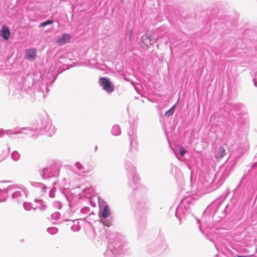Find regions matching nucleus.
Listing matches in <instances>:
<instances>
[{
  "label": "nucleus",
  "mask_w": 257,
  "mask_h": 257,
  "mask_svg": "<svg viewBox=\"0 0 257 257\" xmlns=\"http://www.w3.org/2000/svg\"><path fill=\"white\" fill-rule=\"evenodd\" d=\"M234 257H248L247 255H236Z\"/></svg>",
  "instance_id": "37998d69"
},
{
  "label": "nucleus",
  "mask_w": 257,
  "mask_h": 257,
  "mask_svg": "<svg viewBox=\"0 0 257 257\" xmlns=\"http://www.w3.org/2000/svg\"><path fill=\"white\" fill-rule=\"evenodd\" d=\"M100 85L108 93H111L114 90V85L110 81V79L106 77H101L99 79Z\"/></svg>",
  "instance_id": "f8f14e48"
},
{
  "label": "nucleus",
  "mask_w": 257,
  "mask_h": 257,
  "mask_svg": "<svg viewBox=\"0 0 257 257\" xmlns=\"http://www.w3.org/2000/svg\"><path fill=\"white\" fill-rule=\"evenodd\" d=\"M9 192L11 200L18 204L24 201L27 197V189L23 186L13 185L9 186Z\"/></svg>",
  "instance_id": "20e7f679"
},
{
  "label": "nucleus",
  "mask_w": 257,
  "mask_h": 257,
  "mask_svg": "<svg viewBox=\"0 0 257 257\" xmlns=\"http://www.w3.org/2000/svg\"><path fill=\"white\" fill-rule=\"evenodd\" d=\"M89 210L90 208L88 207H84L81 209L80 212L82 214H86L89 212Z\"/></svg>",
  "instance_id": "72a5a7b5"
},
{
  "label": "nucleus",
  "mask_w": 257,
  "mask_h": 257,
  "mask_svg": "<svg viewBox=\"0 0 257 257\" xmlns=\"http://www.w3.org/2000/svg\"><path fill=\"white\" fill-rule=\"evenodd\" d=\"M60 217V214L58 212H55L51 214V219L53 220H58Z\"/></svg>",
  "instance_id": "c756f323"
},
{
  "label": "nucleus",
  "mask_w": 257,
  "mask_h": 257,
  "mask_svg": "<svg viewBox=\"0 0 257 257\" xmlns=\"http://www.w3.org/2000/svg\"><path fill=\"white\" fill-rule=\"evenodd\" d=\"M11 158L15 161H18L20 159V155L16 151H13L11 154Z\"/></svg>",
  "instance_id": "393cba45"
},
{
  "label": "nucleus",
  "mask_w": 257,
  "mask_h": 257,
  "mask_svg": "<svg viewBox=\"0 0 257 257\" xmlns=\"http://www.w3.org/2000/svg\"><path fill=\"white\" fill-rule=\"evenodd\" d=\"M111 236L105 257H119L117 254L122 252V248L126 244L125 238L118 233H112Z\"/></svg>",
  "instance_id": "f257e3e1"
},
{
  "label": "nucleus",
  "mask_w": 257,
  "mask_h": 257,
  "mask_svg": "<svg viewBox=\"0 0 257 257\" xmlns=\"http://www.w3.org/2000/svg\"><path fill=\"white\" fill-rule=\"evenodd\" d=\"M23 206L25 210L29 211L31 209H33L34 207H32V204L30 202H23Z\"/></svg>",
  "instance_id": "bb28decb"
},
{
  "label": "nucleus",
  "mask_w": 257,
  "mask_h": 257,
  "mask_svg": "<svg viewBox=\"0 0 257 257\" xmlns=\"http://www.w3.org/2000/svg\"><path fill=\"white\" fill-rule=\"evenodd\" d=\"M36 57V51L35 49H30L26 50L25 57L27 59L32 61Z\"/></svg>",
  "instance_id": "a211bd4d"
},
{
  "label": "nucleus",
  "mask_w": 257,
  "mask_h": 257,
  "mask_svg": "<svg viewBox=\"0 0 257 257\" xmlns=\"http://www.w3.org/2000/svg\"><path fill=\"white\" fill-rule=\"evenodd\" d=\"M54 206L58 209H60L61 208V203L59 201L55 202H54Z\"/></svg>",
  "instance_id": "4c0bfd02"
},
{
  "label": "nucleus",
  "mask_w": 257,
  "mask_h": 257,
  "mask_svg": "<svg viewBox=\"0 0 257 257\" xmlns=\"http://www.w3.org/2000/svg\"><path fill=\"white\" fill-rule=\"evenodd\" d=\"M191 202V197H186L181 200L180 204L177 207L176 209L175 216L180 221H181L182 217L185 216L186 212L188 211Z\"/></svg>",
  "instance_id": "0eeeda50"
},
{
  "label": "nucleus",
  "mask_w": 257,
  "mask_h": 257,
  "mask_svg": "<svg viewBox=\"0 0 257 257\" xmlns=\"http://www.w3.org/2000/svg\"><path fill=\"white\" fill-rule=\"evenodd\" d=\"M33 132L39 131L41 134H46L49 137L52 136L56 132V128L52 125V122L48 118H44L41 121V124L36 128H31Z\"/></svg>",
  "instance_id": "423d86ee"
},
{
  "label": "nucleus",
  "mask_w": 257,
  "mask_h": 257,
  "mask_svg": "<svg viewBox=\"0 0 257 257\" xmlns=\"http://www.w3.org/2000/svg\"><path fill=\"white\" fill-rule=\"evenodd\" d=\"M231 171V167L223 165L220 166L212 180V184L216 188L222 185L225 180L229 176Z\"/></svg>",
  "instance_id": "39448f33"
},
{
  "label": "nucleus",
  "mask_w": 257,
  "mask_h": 257,
  "mask_svg": "<svg viewBox=\"0 0 257 257\" xmlns=\"http://www.w3.org/2000/svg\"><path fill=\"white\" fill-rule=\"evenodd\" d=\"M104 206H101L100 203L99 205V216L101 219H106L110 215V209L108 205L104 203Z\"/></svg>",
  "instance_id": "ddd939ff"
},
{
  "label": "nucleus",
  "mask_w": 257,
  "mask_h": 257,
  "mask_svg": "<svg viewBox=\"0 0 257 257\" xmlns=\"http://www.w3.org/2000/svg\"><path fill=\"white\" fill-rule=\"evenodd\" d=\"M3 184L4 182H0V202L6 201L10 196L9 186L5 188L3 186Z\"/></svg>",
  "instance_id": "2eb2a0df"
},
{
  "label": "nucleus",
  "mask_w": 257,
  "mask_h": 257,
  "mask_svg": "<svg viewBox=\"0 0 257 257\" xmlns=\"http://www.w3.org/2000/svg\"><path fill=\"white\" fill-rule=\"evenodd\" d=\"M89 189H88V188L84 189L83 190V192H84L85 194H87V191H89Z\"/></svg>",
  "instance_id": "79ce46f5"
},
{
  "label": "nucleus",
  "mask_w": 257,
  "mask_h": 257,
  "mask_svg": "<svg viewBox=\"0 0 257 257\" xmlns=\"http://www.w3.org/2000/svg\"><path fill=\"white\" fill-rule=\"evenodd\" d=\"M58 231V229L55 227H49L47 228L48 232L52 235L56 234Z\"/></svg>",
  "instance_id": "cd10ccee"
},
{
  "label": "nucleus",
  "mask_w": 257,
  "mask_h": 257,
  "mask_svg": "<svg viewBox=\"0 0 257 257\" xmlns=\"http://www.w3.org/2000/svg\"><path fill=\"white\" fill-rule=\"evenodd\" d=\"M111 134L113 136H117L120 135L121 130L118 124H114L111 128Z\"/></svg>",
  "instance_id": "4be33fe9"
},
{
  "label": "nucleus",
  "mask_w": 257,
  "mask_h": 257,
  "mask_svg": "<svg viewBox=\"0 0 257 257\" xmlns=\"http://www.w3.org/2000/svg\"><path fill=\"white\" fill-rule=\"evenodd\" d=\"M132 34H133V32H132V31H131L130 32V35L131 36L132 35Z\"/></svg>",
  "instance_id": "a18cd8bd"
},
{
  "label": "nucleus",
  "mask_w": 257,
  "mask_h": 257,
  "mask_svg": "<svg viewBox=\"0 0 257 257\" xmlns=\"http://www.w3.org/2000/svg\"><path fill=\"white\" fill-rule=\"evenodd\" d=\"M222 202L220 200L216 201L212 203L211 207L212 209V216L218 219H222L226 215V208L227 205L221 208Z\"/></svg>",
  "instance_id": "6e6552de"
},
{
  "label": "nucleus",
  "mask_w": 257,
  "mask_h": 257,
  "mask_svg": "<svg viewBox=\"0 0 257 257\" xmlns=\"http://www.w3.org/2000/svg\"><path fill=\"white\" fill-rule=\"evenodd\" d=\"M150 208V204L147 198H143L138 202V209L142 213L147 212Z\"/></svg>",
  "instance_id": "4468645a"
},
{
  "label": "nucleus",
  "mask_w": 257,
  "mask_h": 257,
  "mask_svg": "<svg viewBox=\"0 0 257 257\" xmlns=\"http://www.w3.org/2000/svg\"><path fill=\"white\" fill-rule=\"evenodd\" d=\"M72 213L71 212V211H70V212L67 213V215L65 214V216H71L72 215Z\"/></svg>",
  "instance_id": "a19ab883"
},
{
  "label": "nucleus",
  "mask_w": 257,
  "mask_h": 257,
  "mask_svg": "<svg viewBox=\"0 0 257 257\" xmlns=\"http://www.w3.org/2000/svg\"><path fill=\"white\" fill-rule=\"evenodd\" d=\"M127 134L130 137L131 142L130 150L133 149L137 150V144L136 142V126L135 124H131L128 130Z\"/></svg>",
  "instance_id": "9b49d317"
},
{
  "label": "nucleus",
  "mask_w": 257,
  "mask_h": 257,
  "mask_svg": "<svg viewBox=\"0 0 257 257\" xmlns=\"http://www.w3.org/2000/svg\"><path fill=\"white\" fill-rule=\"evenodd\" d=\"M56 183V182H53V184L54 185Z\"/></svg>",
  "instance_id": "de8ad7c7"
},
{
  "label": "nucleus",
  "mask_w": 257,
  "mask_h": 257,
  "mask_svg": "<svg viewBox=\"0 0 257 257\" xmlns=\"http://www.w3.org/2000/svg\"><path fill=\"white\" fill-rule=\"evenodd\" d=\"M49 196L50 198H54V196H55V189L52 188L49 193Z\"/></svg>",
  "instance_id": "c9c22d12"
},
{
  "label": "nucleus",
  "mask_w": 257,
  "mask_h": 257,
  "mask_svg": "<svg viewBox=\"0 0 257 257\" xmlns=\"http://www.w3.org/2000/svg\"><path fill=\"white\" fill-rule=\"evenodd\" d=\"M166 244L165 242H162L160 243V244L157 246H155L154 249L153 250H150V252H153L156 251H162L165 250L166 248Z\"/></svg>",
  "instance_id": "412c9836"
},
{
  "label": "nucleus",
  "mask_w": 257,
  "mask_h": 257,
  "mask_svg": "<svg viewBox=\"0 0 257 257\" xmlns=\"http://www.w3.org/2000/svg\"><path fill=\"white\" fill-rule=\"evenodd\" d=\"M75 167L81 172L83 173L84 166H82L79 162H76L75 164Z\"/></svg>",
  "instance_id": "7c9ffc66"
},
{
  "label": "nucleus",
  "mask_w": 257,
  "mask_h": 257,
  "mask_svg": "<svg viewBox=\"0 0 257 257\" xmlns=\"http://www.w3.org/2000/svg\"><path fill=\"white\" fill-rule=\"evenodd\" d=\"M71 229L74 232L78 231L80 229V226L78 224H75L71 227Z\"/></svg>",
  "instance_id": "473e14b6"
},
{
  "label": "nucleus",
  "mask_w": 257,
  "mask_h": 257,
  "mask_svg": "<svg viewBox=\"0 0 257 257\" xmlns=\"http://www.w3.org/2000/svg\"><path fill=\"white\" fill-rule=\"evenodd\" d=\"M40 84H41V86H40L37 88V90L39 92H42L43 94L44 97H45L46 96V94H44V90L46 91V93H47L49 91L47 85L43 84L41 81H34V75L32 74H28L22 80L21 90L28 92L29 90L33 88V86L36 87L37 85H39Z\"/></svg>",
  "instance_id": "f03ea898"
},
{
  "label": "nucleus",
  "mask_w": 257,
  "mask_h": 257,
  "mask_svg": "<svg viewBox=\"0 0 257 257\" xmlns=\"http://www.w3.org/2000/svg\"><path fill=\"white\" fill-rule=\"evenodd\" d=\"M5 135V130L1 128L0 129V138H3Z\"/></svg>",
  "instance_id": "58836bf2"
},
{
  "label": "nucleus",
  "mask_w": 257,
  "mask_h": 257,
  "mask_svg": "<svg viewBox=\"0 0 257 257\" xmlns=\"http://www.w3.org/2000/svg\"><path fill=\"white\" fill-rule=\"evenodd\" d=\"M226 155L225 150L223 147H220L215 154V158L216 159H222Z\"/></svg>",
  "instance_id": "aec40b11"
},
{
  "label": "nucleus",
  "mask_w": 257,
  "mask_h": 257,
  "mask_svg": "<svg viewBox=\"0 0 257 257\" xmlns=\"http://www.w3.org/2000/svg\"><path fill=\"white\" fill-rule=\"evenodd\" d=\"M10 34L11 32L9 27L6 25H3L0 30V36L5 40H8L10 38Z\"/></svg>",
  "instance_id": "f3484780"
},
{
  "label": "nucleus",
  "mask_w": 257,
  "mask_h": 257,
  "mask_svg": "<svg viewBox=\"0 0 257 257\" xmlns=\"http://www.w3.org/2000/svg\"><path fill=\"white\" fill-rule=\"evenodd\" d=\"M31 185L34 187L41 188L43 192H45L46 191L47 187L43 183L32 182Z\"/></svg>",
  "instance_id": "5701e85b"
},
{
  "label": "nucleus",
  "mask_w": 257,
  "mask_h": 257,
  "mask_svg": "<svg viewBox=\"0 0 257 257\" xmlns=\"http://www.w3.org/2000/svg\"><path fill=\"white\" fill-rule=\"evenodd\" d=\"M84 169L83 173H88L93 170L91 166H84Z\"/></svg>",
  "instance_id": "2f4dec72"
},
{
  "label": "nucleus",
  "mask_w": 257,
  "mask_h": 257,
  "mask_svg": "<svg viewBox=\"0 0 257 257\" xmlns=\"http://www.w3.org/2000/svg\"><path fill=\"white\" fill-rule=\"evenodd\" d=\"M175 107V105H173L171 108H170L168 110H167L165 112V115L167 116H170L172 115L174 112Z\"/></svg>",
  "instance_id": "c85d7f7f"
},
{
  "label": "nucleus",
  "mask_w": 257,
  "mask_h": 257,
  "mask_svg": "<svg viewBox=\"0 0 257 257\" xmlns=\"http://www.w3.org/2000/svg\"><path fill=\"white\" fill-rule=\"evenodd\" d=\"M71 38V37L69 34L63 33L61 37L58 38L56 41V43L60 46L63 45L68 43L70 41Z\"/></svg>",
  "instance_id": "dca6fc26"
},
{
  "label": "nucleus",
  "mask_w": 257,
  "mask_h": 257,
  "mask_svg": "<svg viewBox=\"0 0 257 257\" xmlns=\"http://www.w3.org/2000/svg\"><path fill=\"white\" fill-rule=\"evenodd\" d=\"M147 39H149L150 42V44H153L155 43H156L158 39V37L157 36H156L155 34L149 36L147 37Z\"/></svg>",
  "instance_id": "b1692460"
},
{
  "label": "nucleus",
  "mask_w": 257,
  "mask_h": 257,
  "mask_svg": "<svg viewBox=\"0 0 257 257\" xmlns=\"http://www.w3.org/2000/svg\"><path fill=\"white\" fill-rule=\"evenodd\" d=\"M70 219H66L65 221H70Z\"/></svg>",
  "instance_id": "49530a36"
},
{
  "label": "nucleus",
  "mask_w": 257,
  "mask_h": 257,
  "mask_svg": "<svg viewBox=\"0 0 257 257\" xmlns=\"http://www.w3.org/2000/svg\"><path fill=\"white\" fill-rule=\"evenodd\" d=\"M33 131L30 127H15L13 129L5 130V134L8 136L11 135H17L19 134H24L25 135H31L33 137L34 135L32 134Z\"/></svg>",
  "instance_id": "9d476101"
},
{
  "label": "nucleus",
  "mask_w": 257,
  "mask_h": 257,
  "mask_svg": "<svg viewBox=\"0 0 257 257\" xmlns=\"http://www.w3.org/2000/svg\"><path fill=\"white\" fill-rule=\"evenodd\" d=\"M146 217H143L142 219V221H141V225L144 227L146 225Z\"/></svg>",
  "instance_id": "ea45409f"
},
{
  "label": "nucleus",
  "mask_w": 257,
  "mask_h": 257,
  "mask_svg": "<svg viewBox=\"0 0 257 257\" xmlns=\"http://www.w3.org/2000/svg\"><path fill=\"white\" fill-rule=\"evenodd\" d=\"M103 224L104 226L109 227L111 225V221L109 220H105L103 222Z\"/></svg>",
  "instance_id": "e433bc0d"
},
{
  "label": "nucleus",
  "mask_w": 257,
  "mask_h": 257,
  "mask_svg": "<svg viewBox=\"0 0 257 257\" xmlns=\"http://www.w3.org/2000/svg\"><path fill=\"white\" fill-rule=\"evenodd\" d=\"M132 151L127 154L126 159L124 160V166L127 173V176L129 179L128 185L133 187V185H136L139 182V176L136 173V168L130 162V160H133L134 157L132 154Z\"/></svg>",
  "instance_id": "7ed1b4c3"
},
{
  "label": "nucleus",
  "mask_w": 257,
  "mask_h": 257,
  "mask_svg": "<svg viewBox=\"0 0 257 257\" xmlns=\"http://www.w3.org/2000/svg\"><path fill=\"white\" fill-rule=\"evenodd\" d=\"M53 22H54V21L53 20H51V19L48 20L46 21H44V22L40 23L39 25V27H40V28L44 27L47 25L52 24L53 23Z\"/></svg>",
  "instance_id": "a878e982"
},
{
  "label": "nucleus",
  "mask_w": 257,
  "mask_h": 257,
  "mask_svg": "<svg viewBox=\"0 0 257 257\" xmlns=\"http://www.w3.org/2000/svg\"><path fill=\"white\" fill-rule=\"evenodd\" d=\"M179 153L181 156H184L186 152L185 149H184L183 148L181 147L179 149Z\"/></svg>",
  "instance_id": "f704fd0d"
},
{
  "label": "nucleus",
  "mask_w": 257,
  "mask_h": 257,
  "mask_svg": "<svg viewBox=\"0 0 257 257\" xmlns=\"http://www.w3.org/2000/svg\"><path fill=\"white\" fill-rule=\"evenodd\" d=\"M253 81H254V85H255V86H257V82H256V81H255L254 80V79H253Z\"/></svg>",
  "instance_id": "c03bdc74"
},
{
  "label": "nucleus",
  "mask_w": 257,
  "mask_h": 257,
  "mask_svg": "<svg viewBox=\"0 0 257 257\" xmlns=\"http://www.w3.org/2000/svg\"><path fill=\"white\" fill-rule=\"evenodd\" d=\"M35 202L38 203V206L33 208L34 210H36L37 208H39L41 211H44L47 208V205L46 203L41 199H35Z\"/></svg>",
  "instance_id": "6ab92c4d"
},
{
  "label": "nucleus",
  "mask_w": 257,
  "mask_h": 257,
  "mask_svg": "<svg viewBox=\"0 0 257 257\" xmlns=\"http://www.w3.org/2000/svg\"><path fill=\"white\" fill-rule=\"evenodd\" d=\"M40 175L43 179H48L58 176L59 168L56 166L44 168L39 171Z\"/></svg>",
  "instance_id": "1a4fd4ad"
}]
</instances>
